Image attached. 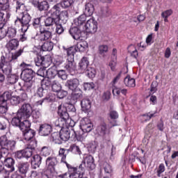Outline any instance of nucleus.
<instances>
[{
	"label": "nucleus",
	"mask_w": 178,
	"mask_h": 178,
	"mask_svg": "<svg viewBox=\"0 0 178 178\" xmlns=\"http://www.w3.org/2000/svg\"><path fill=\"white\" fill-rule=\"evenodd\" d=\"M58 114L60 116V120L56 122V127L61 129L60 131V136L63 141H67L70 138H72L74 141H83L84 138L79 136L74 130H70L66 128H63L64 126H70L73 127L74 126V121H72V118L69 117V113H67V108L63 105H60L58 108Z\"/></svg>",
	"instance_id": "f257e3e1"
},
{
	"label": "nucleus",
	"mask_w": 178,
	"mask_h": 178,
	"mask_svg": "<svg viewBox=\"0 0 178 178\" xmlns=\"http://www.w3.org/2000/svg\"><path fill=\"white\" fill-rule=\"evenodd\" d=\"M24 49H19L18 51L11 53V56L6 54L5 56H1L0 61V69H2L3 72L5 74L9 76L12 73V66H17L19 65V56H22Z\"/></svg>",
	"instance_id": "f03ea898"
},
{
	"label": "nucleus",
	"mask_w": 178,
	"mask_h": 178,
	"mask_svg": "<svg viewBox=\"0 0 178 178\" xmlns=\"http://www.w3.org/2000/svg\"><path fill=\"white\" fill-rule=\"evenodd\" d=\"M19 66L22 68L21 79L25 82L24 87L29 90L33 86V79L35 76V72L28 68L30 65L26 63H22Z\"/></svg>",
	"instance_id": "7ed1b4c3"
},
{
	"label": "nucleus",
	"mask_w": 178,
	"mask_h": 178,
	"mask_svg": "<svg viewBox=\"0 0 178 178\" xmlns=\"http://www.w3.org/2000/svg\"><path fill=\"white\" fill-rule=\"evenodd\" d=\"M0 161L1 162H3L6 168H8V172H15V161L12 157H9V152H8V150L3 152Z\"/></svg>",
	"instance_id": "20e7f679"
},
{
	"label": "nucleus",
	"mask_w": 178,
	"mask_h": 178,
	"mask_svg": "<svg viewBox=\"0 0 178 178\" xmlns=\"http://www.w3.org/2000/svg\"><path fill=\"white\" fill-rule=\"evenodd\" d=\"M18 118L29 119L33 115V106L29 103H24L17 111Z\"/></svg>",
	"instance_id": "39448f33"
},
{
	"label": "nucleus",
	"mask_w": 178,
	"mask_h": 178,
	"mask_svg": "<svg viewBox=\"0 0 178 178\" xmlns=\"http://www.w3.org/2000/svg\"><path fill=\"white\" fill-rule=\"evenodd\" d=\"M0 145L1 149L0 151H7L9 152L10 151H13L15 149V147H16V141L10 140L8 139L6 135L0 137Z\"/></svg>",
	"instance_id": "423d86ee"
},
{
	"label": "nucleus",
	"mask_w": 178,
	"mask_h": 178,
	"mask_svg": "<svg viewBox=\"0 0 178 178\" xmlns=\"http://www.w3.org/2000/svg\"><path fill=\"white\" fill-rule=\"evenodd\" d=\"M31 22V16L27 13H22V18H17L15 23H21L22 33H27V30L30 28V22Z\"/></svg>",
	"instance_id": "0eeeda50"
},
{
	"label": "nucleus",
	"mask_w": 178,
	"mask_h": 178,
	"mask_svg": "<svg viewBox=\"0 0 178 178\" xmlns=\"http://www.w3.org/2000/svg\"><path fill=\"white\" fill-rule=\"evenodd\" d=\"M98 30V22L94 18L89 19L85 24V31L89 34H95Z\"/></svg>",
	"instance_id": "6e6552de"
},
{
	"label": "nucleus",
	"mask_w": 178,
	"mask_h": 178,
	"mask_svg": "<svg viewBox=\"0 0 178 178\" xmlns=\"http://www.w3.org/2000/svg\"><path fill=\"white\" fill-rule=\"evenodd\" d=\"M94 125L91 123L90 119L85 118L80 122V128L83 133H90L92 130Z\"/></svg>",
	"instance_id": "1a4fd4ad"
},
{
	"label": "nucleus",
	"mask_w": 178,
	"mask_h": 178,
	"mask_svg": "<svg viewBox=\"0 0 178 178\" xmlns=\"http://www.w3.org/2000/svg\"><path fill=\"white\" fill-rule=\"evenodd\" d=\"M31 3L40 12H42V10H48V9H49V3L47 1L40 2V0H33L31 1Z\"/></svg>",
	"instance_id": "9d476101"
},
{
	"label": "nucleus",
	"mask_w": 178,
	"mask_h": 178,
	"mask_svg": "<svg viewBox=\"0 0 178 178\" xmlns=\"http://www.w3.org/2000/svg\"><path fill=\"white\" fill-rule=\"evenodd\" d=\"M46 165L51 173L55 172V167L58 165V159L55 156H50L46 159Z\"/></svg>",
	"instance_id": "9b49d317"
},
{
	"label": "nucleus",
	"mask_w": 178,
	"mask_h": 178,
	"mask_svg": "<svg viewBox=\"0 0 178 178\" xmlns=\"http://www.w3.org/2000/svg\"><path fill=\"white\" fill-rule=\"evenodd\" d=\"M64 67L71 76H74L76 74V63H74V59L67 58Z\"/></svg>",
	"instance_id": "f8f14e48"
},
{
	"label": "nucleus",
	"mask_w": 178,
	"mask_h": 178,
	"mask_svg": "<svg viewBox=\"0 0 178 178\" xmlns=\"http://www.w3.org/2000/svg\"><path fill=\"white\" fill-rule=\"evenodd\" d=\"M40 41H47V40L52 38V32L49 31V29H47L44 27H40Z\"/></svg>",
	"instance_id": "ddd939ff"
},
{
	"label": "nucleus",
	"mask_w": 178,
	"mask_h": 178,
	"mask_svg": "<svg viewBox=\"0 0 178 178\" xmlns=\"http://www.w3.org/2000/svg\"><path fill=\"white\" fill-rule=\"evenodd\" d=\"M52 132V126L49 124H40L39 128V135L42 136H49Z\"/></svg>",
	"instance_id": "4468645a"
},
{
	"label": "nucleus",
	"mask_w": 178,
	"mask_h": 178,
	"mask_svg": "<svg viewBox=\"0 0 178 178\" xmlns=\"http://www.w3.org/2000/svg\"><path fill=\"white\" fill-rule=\"evenodd\" d=\"M67 168L70 170V178H82L84 175V172L77 171V168H74L69 164H67Z\"/></svg>",
	"instance_id": "2eb2a0df"
},
{
	"label": "nucleus",
	"mask_w": 178,
	"mask_h": 178,
	"mask_svg": "<svg viewBox=\"0 0 178 178\" xmlns=\"http://www.w3.org/2000/svg\"><path fill=\"white\" fill-rule=\"evenodd\" d=\"M9 19H10V13L0 10V29H3L5 27V24H6Z\"/></svg>",
	"instance_id": "dca6fc26"
},
{
	"label": "nucleus",
	"mask_w": 178,
	"mask_h": 178,
	"mask_svg": "<svg viewBox=\"0 0 178 178\" xmlns=\"http://www.w3.org/2000/svg\"><path fill=\"white\" fill-rule=\"evenodd\" d=\"M79 86H80V81L76 78L69 79L65 83V87H67L71 91H76Z\"/></svg>",
	"instance_id": "f3484780"
},
{
	"label": "nucleus",
	"mask_w": 178,
	"mask_h": 178,
	"mask_svg": "<svg viewBox=\"0 0 178 178\" xmlns=\"http://www.w3.org/2000/svg\"><path fill=\"white\" fill-rule=\"evenodd\" d=\"M6 48L10 52L12 51H16L19 48V40L11 39L6 44Z\"/></svg>",
	"instance_id": "a211bd4d"
},
{
	"label": "nucleus",
	"mask_w": 178,
	"mask_h": 178,
	"mask_svg": "<svg viewBox=\"0 0 178 178\" xmlns=\"http://www.w3.org/2000/svg\"><path fill=\"white\" fill-rule=\"evenodd\" d=\"M69 33L72 37V38L76 41H79V40H80L82 37L81 30H80V29H79L77 26L70 28L69 30Z\"/></svg>",
	"instance_id": "6ab92c4d"
},
{
	"label": "nucleus",
	"mask_w": 178,
	"mask_h": 178,
	"mask_svg": "<svg viewBox=\"0 0 178 178\" xmlns=\"http://www.w3.org/2000/svg\"><path fill=\"white\" fill-rule=\"evenodd\" d=\"M108 117L111 120H113V122H110V124H111L112 127H115V126H118V119H119V113L118 111L115 110L110 109L108 113Z\"/></svg>",
	"instance_id": "aec40b11"
},
{
	"label": "nucleus",
	"mask_w": 178,
	"mask_h": 178,
	"mask_svg": "<svg viewBox=\"0 0 178 178\" xmlns=\"http://www.w3.org/2000/svg\"><path fill=\"white\" fill-rule=\"evenodd\" d=\"M81 106L83 112H88L91 109V99L90 97H84L81 102Z\"/></svg>",
	"instance_id": "412c9836"
},
{
	"label": "nucleus",
	"mask_w": 178,
	"mask_h": 178,
	"mask_svg": "<svg viewBox=\"0 0 178 178\" xmlns=\"http://www.w3.org/2000/svg\"><path fill=\"white\" fill-rule=\"evenodd\" d=\"M41 162H42V157H41L40 154L34 155L32 157L31 163L32 169H38V168H40Z\"/></svg>",
	"instance_id": "4be33fe9"
},
{
	"label": "nucleus",
	"mask_w": 178,
	"mask_h": 178,
	"mask_svg": "<svg viewBox=\"0 0 178 178\" xmlns=\"http://www.w3.org/2000/svg\"><path fill=\"white\" fill-rule=\"evenodd\" d=\"M17 169L21 175H26L30 169V163L29 162H19L17 165Z\"/></svg>",
	"instance_id": "5701e85b"
},
{
	"label": "nucleus",
	"mask_w": 178,
	"mask_h": 178,
	"mask_svg": "<svg viewBox=\"0 0 178 178\" xmlns=\"http://www.w3.org/2000/svg\"><path fill=\"white\" fill-rule=\"evenodd\" d=\"M60 8L62 6H60V3H56L49 10V13L51 15V17H59L60 16Z\"/></svg>",
	"instance_id": "b1692460"
},
{
	"label": "nucleus",
	"mask_w": 178,
	"mask_h": 178,
	"mask_svg": "<svg viewBox=\"0 0 178 178\" xmlns=\"http://www.w3.org/2000/svg\"><path fill=\"white\" fill-rule=\"evenodd\" d=\"M88 65H90V61H88V58L83 57L80 62L79 63V70L81 72H86V70L88 69Z\"/></svg>",
	"instance_id": "393cba45"
},
{
	"label": "nucleus",
	"mask_w": 178,
	"mask_h": 178,
	"mask_svg": "<svg viewBox=\"0 0 178 178\" xmlns=\"http://www.w3.org/2000/svg\"><path fill=\"white\" fill-rule=\"evenodd\" d=\"M63 49H65L67 52V59H74V54L77 52L76 46L74 45L69 48H65L63 47Z\"/></svg>",
	"instance_id": "a878e982"
},
{
	"label": "nucleus",
	"mask_w": 178,
	"mask_h": 178,
	"mask_svg": "<svg viewBox=\"0 0 178 178\" xmlns=\"http://www.w3.org/2000/svg\"><path fill=\"white\" fill-rule=\"evenodd\" d=\"M94 5L91 3H87L85 5V10H84V13L85 16L86 17H90V16H92V13H94Z\"/></svg>",
	"instance_id": "bb28decb"
},
{
	"label": "nucleus",
	"mask_w": 178,
	"mask_h": 178,
	"mask_svg": "<svg viewBox=\"0 0 178 178\" xmlns=\"http://www.w3.org/2000/svg\"><path fill=\"white\" fill-rule=\"evenodd\" d=\"M67 152H72L74 155H81V149L80 147L76 144H72L69 149H67Z\"/></svg>",
	"instance_id": "cd10ccee"
},
{
	"label": "nucleus",
	"mask_w": 178,
	"mask_h": 178,
	"mask_svg": "<svg viewBox=\"0 0 178 178\" xmlns=\"http://www.w3.org/2000/svg\"><path fill=\"white\" fill-rule=\"evenodd\" d=\"M59 19L54 17H48L44 20V27H52V26L55 25L56 23L58 22Z\"/></svg>",
	"instance_id": "c85d7f7f"
},
{
	"label": "nucleus",
	"mask_w": 178,
	"mask_h": 178,
	"mask_svg": "<svg viewBox=\"0 0 178 178\" xmlns=\"http://www.w3.org/2000/svg\"><path fill=\"white\" fill-rule=\"evenodd\" d=\"M57 74L58 70H56V67H51L47 70L46 77L51 80V79H55Z\"/></svg>",
	"instance_id": "c756f323"
},
{
	"label": "nucleus",
	"mask_w": 178,
	"mask_h": 178,
	"mask_svg": "<svg viewBox=\"0 0 178 178\" xmlns=\"http://www.w3.org/2000/svg\"><path fill=\"white\" fill-rule=\"evenodd\" d=\"M51 141H53L54 144H58L60 145L63 143V140H62V137L60 136V134L58 132H54L51 134V136L50 138Z\"/></svg>",
	"instance_id": "7c9ffc66"
},
{
	"label": "nucleus",
	"mask_w": 178,
	"mask_h": 178,
	"mask_svg": "<svg viewBox=\"0 0 178 178\" xmlns=\"http://www.w3.org/2000/svg\"><path fill=\"white\" fill-rule=\"evenodd\" d=\"M30 127H31V122H30V121L27 119H24L19 125V129L22 133L27 131L28 130H31V129Z\"/></svg>",
	"instance_id": "2f4dec72"
},
{
	"label": "nucleus",
	"mask_w": 178,
	"mask_h": 178,
	"mask_svg": "<svg viewBox=\"0 0 178 178\" xmlns=\"http://www.w3.org/2000/svg\"><path fill=\"white\" fill-rule=\"evenodd\" d=\"M24 134V138L26 141H30L34 139V136H35V131L33 129H29L28 131H25L22 132Z\"/></svg>",
	"instance_id": "473e14b6"
},
{
	"label": "nucleus",
	"mask_w": 178,
	"mask_h": 178,
	"mask_svg": "<svg viewBox=\"0 0 178 178\" xmlns=\"http://www.w3.org/2000/svg\"><path fill=\"white\" fill-rule=\"evenodd\" d=\"M56 19H58V22H60V20L63 22V24H66L67 22V20H69V11L67 10H63L60 13V15L58 17H56Z\"/></svg>",
	"instance_id": "72a5a7b5"
},
{
	"label": "nucleus",
	"mask_w": 178,
	"mask_h": 178,
	"mask_svg": "<svg viewBox=\"0 0 178 178\" xmlns=\"http://www.w3.org/2000/svg\"><path fill=\"white\" fill-rule=\"evenodd\" d=\"M17 35V29L13 27H8L6 32V37L10 40L15 39V37Z\"/></svg>",
	"instance_id": "f704fd0d"
},
{
	"label": "nucleus",
	"mask_w": 178,
	"mask_h": 178,
	"mask_svg": "<svg viewBox=\"0 0 178 178\" xmlns=\"http://www.w3.org/2000/svg\"><path fill=\"white\" fill-rule=\"evenodd\" d=\"M86 20H87V17L83 14L74 20V24L77 27H80V26H83L86 23Z\"/></svg>",
	"instance_id": "c9c22d12"
},
{
	"label": "nucleus",
	"mask_w": 178,
	"mask_h": 178,
	"mask_svg": "<svg viewBox=\"0 0 178 178\" xmlns=\"http://www.w3.org/2000/svg\"><path fill=\"white\" fill-rule=\"evenodd\" d=\"M83 97V92L81 90H79L77 92H74L71 95V102L72 104H76L77 100Z\"/></svg>",
	"instance_id": "e433bc0d"
},
{
	"label": "nucleus",
	"mask_w": 178,
	"mask_h": 178,
	"mask_svg": "<svg viewBox=\"0 0 178 178\" xmlns=\"http://www.w3.org/2000/svg\"><path fill=\"white\" fill-rule=\"evenodd\" d=\"M24 119L25 118L19 117V113H17L16 116L13 118L11 120V124L13 126H15V127H20V124H22V120Z\"/></svg>",
	"instance_id": "4c0bfd02"
},
{
	"label": "nucleus",
	"mask_w": 178,
	"mask_h": 178,
	"mask_svg": "<svg viewBox=\"0 0 178 178\" xmlns=\"http://www.w3.org/2000/svg\"><path fill=\"white\" fill-rule=\"evenodd\" d=\"M128 52L131 54L132 58H134L135 59L138 58V51H137V49H136L134 44H130L128 47Z\"/></svg>",
	"instance_id": "58836bf2"
},
{
	"label": "nucleus",
	"mask_w": 178,
	"mask_h": 178,
	"mask_svg": "<svg viewBox=\"0 0 178 178\" xmlns=\"http://www.w3.org/2000/svg\"><path fill=\"white\" fill-rule=\"evenodd\" d=\"M67 149L65 148H60L58 152V155L61 158V162H63V163H66L67 165V162H66V156H67Z\"/></svg>",
	"instance_id": "ea45409f"
},
{
	"label": "nucleus",
	"mask_w": 178,
	"mask_h": 178,
	"mask_svg": "<svg viewBox=\"0 0 178 178\" xmlns=\"http://www.w3.org/2000/svg\"><path fill=\"white\" fill-rule=\"evenodd\" d=\"M75 46L77 52H84L87 48H88L87 42H82L77 43Z\"/></svg>",
	"instance_id": "a19ab883"
},
{
	"label": "nucleus",
	"mask_w": 178,
	"mask_h": 178,
	"mask_svg": "<svg viewBox=\"0 0 178 178\" xmlns=\"http://www.w3.org/2000/svg\"><path fill=\"white\" fill-rule=\"evenodd\" d=\"M124 83L127 87H136V79L127 76L124 79Z\"/></svg>",
	"instance_id": "79ce46f5"
},
{
	"label": "nucleus",
	"mask_w": 178,
	"mask_h": 178,
	"mask_svg": "<svg viewBox=\"0 0 178 178\" xmlns=\"http://www.w3.org/2000/svg\"><path fill=\"white\" fill-rule=\"evenodd\" d=\"M52 49H54V42H52L47 41L42 45V50L44 51L51 52Z\"/></svg>",
	"instance_id": "37998d69"
},
{
	"label": "nucleus",
	"mask_w": 178,
	"mask_h": 178,
	"mask_svg": "<svg viewBox=\"0 0 178 178\" xmlns=\"http://www.w3.org/2000/svg\"><path fill=\"white\" fill-rule=\"evenodd\" d=\"M35 63L36 66H43V67H45V58L40 55L37 56L35 58Z\"/></svg>",
	"instance_id": "c03bdc74"
},
{
	"label": "nucleus",
	"mask_w": 178,
	"mask_h": 178,
	"mask_svg": "<svg viewBox=\"0 0 178 178\" xmlns=\"http://www.w3.org/2000/svg\"><path fill=\"white\" fill-rule=\"evenodd\" d=\"M97 72L95 71V69L91 67H88L85 70V74L89 79H94L95 77V74Z\"/></svg>",
	"instance_id": "a18cd8bd"
},
{
	"label": "nucleus",
	"mask_w": 178,
	"mask_h": 178,
	"mask_svg": "<svg viewBox=\"0 0 178 178\" xmlns=\"http://www.w3.org/2000/svg\"><path fill=\"white\" fill-rule=\"evenodd\" d=\"M10 98H12V94L9 92H4L1 96H0V102H6L8 104V101H10Z\"/></svg>",
	"instance_id": "49530a36"
},
{
	"label": "nucleus",
	"mask_w": 178,
	"mask_h": 178,
	"mask_svg": "<svg viewBox=\"0 0 178 178\" xmlns=\"http://www.w3.org/2000/svg\"><path fill=\"white\" fill-rule=\"evenodd\" d=\"M32 118L34 123H38L41 120V112L39 110H35L32 112Z\"/></svg>",
	"instance_id": "de8ad7c7"
},
{
	"label": "nucleus",
	"mask_w": 178,
	"mask_h": 178,
	"mask_svg": "<svg viewBox=\"0 0 178 178\" xmlns=\"http://www.w3.org/2000/svg\"><path fill=\"white\" fill-rule=\"evenodd\" d=\"M51 90L54 92H58L62 90V86L58 81H54L51 83Z\"/></svg>",
	"instance_id": "09e8293b"
},
{
	"label": "nucleus",
	"mask_w": 178,
	"mask_h": 178,
	"mask_svg": "<svg viewBox=\"0 0 178 178\" xmlns=\"http://www.w3.org/2000/svg\"><path fill=\"white\" fill-rule=\"evenodd\" d=\"M54 26H56V33H57V34H63L65 29H63L62 24L59 22V19H58L57 22L55 23Z\"/></svg>",
	"instance_id": "8fccbe9b"
},
{
	"label": "nucleus",
	"mask_w": 178,
	"mask_h": 178,
	"mask_svg": "<svg viewBox=\"0 0 178 178\" xmlns=\"http://www.w3.org/2000/svg\"><path fill=\"white\" fill-rule=\"evenodd\" d=\"M10 104L13 105V106H17L20 102V97L17 95H13L11 96L10 100Z\"/></svg>",
	"instance_id": "3c124183"
},
{
	"label": "nucleus",
	"mask_w": 178,
	"mask_h": 178,
	"mask_svg": "<svg viewBox=\"0 0 178 178\" xmlns=\"http://www.w3.org/2000/svg\"><path fill=\"white\" fill-rule=\"evenodd\" d=\"M59 3L61 8H63V9H67V8H70L73 4V0H62Z\"/></svg>",
	"instance_id": "603ef678"
},
{
	"label": "nucleus",
	"mask_w": 178,
	"mask_h": 178,
	"mask_svg": "<svg viewBox=\"0 0 178 178\" xmlns=\"http://www.w3.org/2000/svg\"><path fill=\"white\" fill-rule=\"evenodd\" d=\"M155 113H147L145 114L142 115V122H148L149 120H151L152 118H155Z\"/></svg>",
	"instance_id": "864d4df0"
},
{
	"label": "nucleus",
	"mask_w": 178,
	"mask_h": 178,
	"mask_svg": "<svg viewBox=\"0 0 178 178\" xmlns=\"http://www.w3.org/2000/svg\"><path fill=\"white\" fill-rule=\"evenodd\" d=\"M32 26L34 29H41V17L33 18L32 20Z\"/></svg>",
	"instance_id": "5fc2aeb1"
},
{
	"label": "nucleus",
	"mask_w": 178,
	"mask_h": 178,
	"mask_svg": "<svg viewBox=\"0 0 178 178\" xmlns=\"http://www.w3.org/2000/svg\"><path fill=\"white\" fill-rule=\"evenodd\" d=\"M52 86V82H51V79H43L41 82V87L44 88V90H48L49 87Z\"/></svg>",
	"instance_id": "6e6d98bb"
},
{
	"label": "nucleus",
	"mask_w": 178,
	"mask_h": 178,
	"mask_svg": "<svg viewBox=\"0 0 178 178\" xmlns=\"http://www.w3.org/2000/svg\"><path fill=\"white\" fill-rule=\"evenodd\" d=\"M9 107H8L7 102H1L0 104V113L1 115H5L8 112Z\"/></svg>",
	"instance_id": "4d7b16f0"
},
{
	"label": "nucleus",
	"mask_w": 178,
	"mask_h": 178,
	"mask_svg": "<svg viewBox=\"0 0 178 178\" xmlns=\"http://www.w3.org/2000/svg\"><path fill=\"white\" fill-rule=\"evenodd\" d=\"M95 88V84L94 83L86 82L83 83V90L85 91H90V90H94Z\"/></svg>",
	"instance_id": "13d9d810"
},
{
	"label": "nucleus",
	"mask_w": 178,
	"mask_h": 178,
	"mask_svg": "<svg viewBox=\"0 0 178 178\" xmlns=\"http://www.w3.org/2000/svg\"><path fill=\"white\" fill-rule=\"evenodd\" d=\"M108 45L101 44L100 46H99V54L102 56H104V55H105V54L108 52Z\"/></svg>",
	"instance_id": "bf43d9fd"
},
{
	"label": "nucleus",
	"mask_w": 178,
	"mask_h": 178,
	"mask_svg": "<svg viewBox=\"0 0 178 178\" xmlns=\"http://www.w3.org/2000/svg\"><path fill=\"white\" fill-rule=\"evenodd\" d=\"M24 154V158H31L33 156V150L27 147L25 149H22Z\"/></svg>",
	"instance_id": "052dcab7"
},
{
	"label": "nucleus",
	"mask_w": 178,
	"mask_h": 178,
	"mask_svg": "<svg viewBox=\"0 0 178 178\" xmlns=\"http://www.w3.org/2000/svg\"><path fill=\"white\" fill-rule=\"evenodd\" d=\"M57 75L61 80H66L67 79V74H66V71L63 70H57Z\"/></svg>",
	"instance_id": "680f3d73"
},
{
	"label": "nucleus",
	"mask_w": 178,
	"mask_h": 178,
	"mask_svg": "<svg viewBox=\"0 0 178 178\" xmlns=\"http://www.w3.org/2000/svg\"><path fill=\"white\" fill-rule=\"evenodd\" d=\"M102 15L105 17H109V16L112 15V11L111 10V9H109V8L104 7L103 8H102Z\"/></svg>",
	"instance_id": "e2e57ef3"
},
{
	"label": "nucleus",
	"mask_w": 178,
	"mask_h": 178,
	"mask_svg": "<svg viewBox=\"0 0 178 178\" xmlns=\"http://www.w3.org/2000/svg\"><path fill=\"white\" fill-rule=\"evenodd\" d=\"M51 154V150L49 149V147L47 146H44L42 147L40 151V154H42L43 156H48Z\"/></svg>",
	"instance_id": "0e129e2a"
},
{
	"label": "nucleus",
	"mask_w": 178,
	"mask_h": 178,
	"mask_svg": "<svg viewBox=\"0 0 178 178\" xmlns=\"http://www.w3.org/2000/svg\"><path fill=\"white\" fill-rule=\"evenodd\" d=\"M158 82L153 81L150 86V94H155L158 91Z\"/></svg>",
	"instance_id": "69168bd1"
},
{
	"label": "nucleus",
	"mask_w": 178,
	"mask_h": 178,
	"mask_svg": "<svg viewBox=\"0 0 178 178\" xmlns=\"http://www.w3.org/2000/svg\"><path fill=\"white\" fill-rule=\"evenodd\" d=\"M17 80H19V79L17 78V76H16V74H10V75H8V82L10 83V84H15L17 83Z\"/></svg>",
	"instance_id": "338daca9"
},
{
	"label": "nucleus",
	"mask_w": 178,
	"mask_h": 178,
	"mask_svg": "<svg viewBox=\"0 0 178 178\" xmlns=\"http://www.w3.org/2000/svg\"><path fill=\"white\" fill-rule=\"evenodd\" d=\"M99 130H100V134H102V136H105L108 130L106 128V124L105 122L102 123L99 127Z\"/></svg>",
	"instance_id": "774afa93"
}]
</instances>
